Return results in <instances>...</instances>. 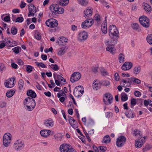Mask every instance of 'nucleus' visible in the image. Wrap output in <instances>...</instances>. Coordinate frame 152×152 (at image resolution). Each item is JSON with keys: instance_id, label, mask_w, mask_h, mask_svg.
I'll list each match as a JSON object with an SVG mask.
<instances>
[{"instance_id": "obj_27", "label": "nucleus", "mask_w": 152, "mask_h": 152, "mask_svg": "<svg viewBox=\"0 0 152 152\" xmlns=\"http://www.w3.org/2000/svg\"><path fill=\"white\" fill-rule=\"evenodd\" d=\"M105 20L106 21V22L105 23H103L102 24L101 26V29L102 33L104 34H106L107 32V28L106 24V19H105Z\"/></svg>"}, {"instance_id": "obj_11", "label": "nucleus", "mask_w": 152, "mask_h": 152, "mask_svg": "<svg viewBox=\"0 0 152 152\" xmlns=\"http://www.w3.org/2000/svg\"><path fill=\"white\" fill-rule=\"evenodd\" d=\"M81 76V74L79 72H74L70 77L71 82L73 83L78 80L80 79Z\"/></svg>"}, {"instance_id": "obj_40", "label": "nucleus", "mask_w": 152, "mask_h": 152, "mask_svg": "<svg viewBox=\"0 0 152 152\" xmlns=\"http://www.w3.org/2000/svg\"><path fill=\"white\" fill-rule=\"evenodd\" d=\"M21 49L20 47H16L14 48H13L12 49V50L13 52H14L15 54H18L21 51Z\"/></svg>"}, {"instance_id": "obj_57", "label": "nucleus", "mask_w": 152, "mask_h": 152, "mask_svg": "<svg viewBox=\"0 0 152 152\" xmlns=\"http://www.w3.org/2000/svg\"><path fill=\"white\" fill-rule=\"evenodd\" d=\"M33 68L32 66L30 65H27L26 66V70L28 72L30 73L32 72Z\"/></svg>"}, {"instance_id": "obj_7", "label": "nucleus", "mask_w": 152, "mask_h": 152, "mask_svg": "<svg viewBox=\"0 0 152 152\" xmlns=\"http://www.w3.org/2000/svg\"><path fill=\"white\" fill-rule=\"evenodd\" d=\"M45 24L48 27L55 28L58 26V21L55 19L50 18L46 21Z\"/></svg>"}, {"instance_id": "obj_47", "label": "nucleus", "mask_w": 152, "mask_h": 152, "mask_svg": "<svg viewBox=\"0 0 152 152\" xmlns=\"http://www.w3.org/2000/svg\"><path fill=\"white\" fill-rule=\"evenodd\" d=\"M11 31L13 35H15L17 33V29L15 26L12 27L11 29Z\"/></svg>"}, {"instance_id": "obj_6", "label": "nucleus", "mask_w": 152, "mask_h": 152, "mask_svg": "<svg viewBox=\"0 0 152 152\" xmlns=\"http://www.w3.org/2000/svg\"><path fill=\"white\" fill-rule=\"evenodd\" d=\"M139 20L141 24L145 28H148L149 26V20L145 16H142L140 17Z\"/></svg>"}, {"instance_id": "obj_46", "label": "nucleus", "mask_w": 152, "mask_h": 152, "mask_svg": "<svg viewBox=\"0 0 152 152\" xmlns=\"http://www.w3.org/2000/svg\"><path fill=\"white\" fill-rule=\"evenodd\" d=\"M98 148L100 152H104L107 150V147L105 146H99Z\"/></svg>"}, {"instance_id": "obj_8", "label": "nucleus", "mask_w": 152, "mask_h": 152, "mask_svg": "<svg viewBox=\"0 0 152 152\" xmlns=\"http://www.w3.org/2000/svg\"><path fill=\"white\" fill-rule=\"evenodd\" d=\"M94 23V20L88 19L86 20L81 24V27L84 29L88 28L91 27Z\"/></svg>"}, {"instance_id": "obj_1", "label": "nucleus", "mask_w": 152, "mask_h": 152, "mask_svg": "<svg viewBox=\"0 0 152 152\" xmlns=\"http://www.w3.org/2000/svg\"><path fill=\"white\" fill-rule=\"evenodd\" d=\"M25 108L28 111H32L36 105L35 101L34 99L27 97L23 101Z\"/></svg>"}, {"instance_id": "obj_24", "label": "nucleus", "mask_w": 152, "mask_h": 152, "mask_svg": "<svg viewBox=\"0 0 152 152\" xmlns=\"http://www.w3.org/2000/svg\"><path fill=\"white\" fill-rule=\"evenodd\" d=\"M67 48L64 46H63L61 48H59L58 50V54L59 56L63 55L66 51Z\"/></svg>"}, {"instance_id": "obj_58", "label": "nucleus", "mask_w": 152, "mask_h": 152, "mask_svg": "<svg viewBox=\"0 0 152 152\" xmlns=\"http://www.w3.org/2000/svg\"><path fill=\"white\" fill-rule=\"evenodd\" d=\"M4 40L6 42L8 46H11V44H10L11 43V41L9 38H6L4 39Z\"/></svg>"}, {"instance_id": "obj_44", "label": "nucleus", "mask_w": 152, "mask_h": 152, "mask_svg": "<svg viewBox=\"0 0 152 152\" xmlns=\"http://www.w3.org/2000/svg\"><path fill=\"white\" fill-rule=\"evenodd\" d=\"M100 82L101 85L105 86H109L110 84V82L107 80H104Z\"/></svg>"}, {"instance_id": "obj_43", "label": "nucleus", "mask_w": 152, "mask_h": 152, "mask_svg": "<svg viewBox=\"0 0 152 152\" xmlns=\"http://www.w3.org/2000/svg\"><path fill=\"white\" fill-rule=\"evenodd\" d=\"M72 124H70L74 128H77L78 127V124L77 121L74 119L72 121Z\"/></svg>"}, {"instance_id": "obj_28", "label": "nucleus", "mask_w": 152, "mask_h": 152, "mask_svg": "<svg viewBox=\"0 0 152 152\" xmlns=\"http://www.w3.org/2000/svg\"><path fill=\"white\" fill-rule=\"evenodd\" d=\"M63 137V135L62 134L60 133H57L54 135L55 139L58 141H61Z\"/></svg>"}, {"instance_id": "obj_19", "label": "nucleus", "mask_w": 152, "mask_h": 152, "mask_svg": "<svg viewBox=\"0 0 152 152\" xmlns=\"http://www.w3.org/2000/svg\"><path fill=\"white\" fill-rule=\"evenodd\" d=\"M88 37L87 33L85 31L80 32L78 34V38L80 40H84L87 39Z\"/></svg>"}, {"instance_id": "obj_45", "label": "nucleus", "mask_w": 152, "mask_h": 152, "mask_svg": "<svg viewBox=\"0 0 152 152\" xmlns=\"http://www.w3.org/2000/svg\"><path fill=\"white\" fill-rule=\"evenodd\" d=\"M131 79L132 82H133L138 84H139L141 83V80L137 78L133 77L131 78Z\"/></svg>"}, {"instance_id": "obj_41", "label": "nucleus", "mask_w": 152, "mask_h": 152, "mask_svg": "<svg viewBox=\"0 0 152 152\" xmlns=\"http://www.w3.org/2000/svg\"><path fill=\"white\" fill-rule=\"evenodd\" d=\"M15 91L14 90H11L10 91H8L6 93V96L8 97H12L14 94Z\"/></svg>"}, {"instance_id": "obj_10", "label": "nucleus", "mask_w": 152, "mask_h": 152, "mask_svg": "<svg viewBox=\"0 0 152 152\" xmlns=\"http://www.w3.org/2000/svg\"><path fill=\"white\" fill-rule=\"evenodd\" d=\"M14 147L16 151L22 149L24 147V143L20 140H16L14 144Z\"/></svg>"}, {"instance_id": "obj_17", "label": "nucleus", "mask_w": 152, "mask_h": 152, "mask_svg": "<svg viewBox=\"0 0 152 152\" xmlns=\"http://www.w3.org/2000/svg\"><path fill=\"white\" fill-rule=\"evenodd\" d=\"M133 66V64L130 62H125L121 66V69L124 70L130 69Z\"/></svg>"}, {"instance_id": "obj_13", "label": "nucleus", "mask_w": 152, "mask_h": 152, "mask_svg": "<svg viewBox=\"0 0 152 152\" xmlns=\"http://www.w3.org/2000/svg\"><path fill=\"white\" fill-rule=\"evenodd\" d=\"M15 80L14 77L7 79L4 82L5 86L8 88L13 87L14 86V81Z\"/></svg>"}, {"instance_id": "obj_52", "label": "nucleus", "mask_w": 152, "mask_h": 152, "mask_svg": "<svg viewBox=\"0 0 152 152\" xmlns=\"http://www.w3.org/2000/svg\"><path fill=\"white\" fill-rule=\"evenodd\" d=\"M132 27L134 30H137L139 28V25L137 23H134L132 24Z\"/></svg>"}, {"instance_id": "obj_4", "label": "nucleus", "mask_w": 152, "mask_h": 152, "mask_svg": "<svg viewBox=\"0 0 152 152\" xmlns=\"http://www.w3.org/2000/svg\"><path fill=\"white\" fill-rule=\"evenodd\" d=\"M12 135L9 133H6L3 137V143L4 145L6 147H8L11 143L12 141Z\"/></svg>"}, {"instance_id": "obj_54", "label": "nucleus", "mask_w": 152, "mask_h": 152, "mask_svg": "<svg viewBox=\"0 0 152 152\" xmlns=\"http://www.w3.org/2000/svg\"><path fill=\"white\" fill-rule=\"evenodd\" d=\"M56 74H53L54 78L55 79V81L56 84L58 86H60V84L61 83L58 80L56 79Z\"/></svg>"}, {"instance_id": "obj_14", "label": "nucleus", "mask_w": 152, "mask_h": 152, "mask_svg": "<svg viewBox=\"0 0 152 152\" xmlns=\"http://www.w3.org/2000/svg\"><path fill=\"white\" fill-rule=\"evenodd\" d=\"M29 13L28 14V17L34 16L36 12V8L33 4H31L28 5Z\"/></svg>"}, {"instance_id": "obj_42", "label": "nucleus", "mask_w": 152, "mask_h": 152, "mask_svg": "<svg viewBox=\"0 0 152 152\" xmlns=\"http://www.w3.org/2000/svg\"><path fill=\"white\" fill-rule=\"evenodd\" d=\"M147 40L150 45H152V34H148L147 37Z\"/></svg>"}, {"instance_id": "obj_35", "label": "nucleus", "mask_w": 152, "mask_h": 152, "mask_svg": "<svg viewBox=\"0 0 152 152\" xmlns=\"http://www.w3.org/2000/svg\"><path fill=\"white\" fill-rule=\"evenodd\" d=\"M57 78L61 83V84H64L66 83V80L63 77L59 75H57Z\"/></svg>"}, {"instance_id": "obj_26", "label": "nucleus", "mask_w": 152, "mask_h": 152, "mask_svg": "<svg viewBox=\"0 0 152 152\" xmlns=\"http://www.w3.org/2000/svg\"><path fill=\"white\" fill-rule=\"evenodd\" d=\"M141 70V67L140 66H137L134 67L133 68V72L134 74L137 75L140 73Z\"/></svg>"}, {"instance_id": "obj_2", "label": "nucleus", "mask_w": 152, "mask_h": 152, "mask_svg": "<svg viewBox=\"0 0 152 152\" xmlns=\"http://www.w3.org/2000/svg\"><path fill=\"white\" fill-rule=\"evenodd\" d=\"M109 35L113 41L116 40L119 37V33L116 27L113 25H111L109 28Z\"/></svg>"}, {"instance_id": "obj_32", "label": "nucleus", "mask_w": 152, "mask_h": 152, "mask_svg": "<svg viewBox=\"0 0 152 152\" xmlns=\"http://www.w3.org/2000/svg\"><path fill=\"white\" fill-rule=\"evenodd\" d=\"M59 4L62 6H66L69 3V0H58Z\"/></svg>"}, {"instance_id": "obj_62", "label": "nucleus", "mask_w": 152, "mask_h": 152, "mask_svg": "<svg viewBox=\"0 0 152 152\" xmlns=\"http://www.w3.org/2000/svg\"><path fill=\"white\" fill-rule=\"evenodd\" d=\"M134 94L137 97H139L141 95L140 92L139 91H136L134 93Z\"/></svg>"}, {"instance_id": "obj_63", "label": "nucleus", "mask_w": 152, "mask_h": 152, "mask_svg": "<svg viewBox=\"0 0 152 152\" xmlns=\"http://www.w3.org/2000/svg\"><path fill=\"white\" fill-rule=\"evenodd\" d=\"M95 20L99 22L100 20V16L98 14L95 15Z\"/></svg>"}, {"instance_id": "obj_48", "label": "nucleus", "mask_w": 152, "mask_h": 152, "mask_svg": "<svg viewBox=\"0 0 152 152\" xmlns=\"http://www.w3.org/2000/svg\"><path fill=\"white\" fill-rule=\"evenodd\" d=\"M51 67L54 70L57 71L58 70L59 68L58 66L56 64L51 65Z\"/></svg>"}, {"instance_id": "obj_3", "label": "nucleus", "mask_w": 152, "mask_h": 152, "mask_svg": "<svg viewBox=\"0 0 152 152\" xmlns=\"http://www.w3.org/2000/svg\"><path fill=\"white\" fill-rule=\"evenodd\" d=\"M113 42L112 41H111L110 42L108 40H106L104 41L105 45L107 46L106 48V50L110 52L112 54H114L115 52V49L114 46L115 44H113L112 43Z\"/></svg>"}, {"instance_id": "obj_60", "label": "nucleus", "mask_w": 152, "mask_h": 152, "mask_svg": "<svg viewBox=\"0 0 152 152\" xmlns=\"http://www.w3.org/2000/svg\"><path fill=\"white\" fill-rule=\"evenodd\" d=\"M7 105L6 102H3L0 103V108H3L5 107Z\"/></svg>"}, {"instance_id": "obj_16", "label": "nucleus", "mask_w": 152, "mask_h": 152, "mask_svg": "<svg viewBox=\"0 0 152 152\" xmlns=\"http://www.w3.org/2000/svg\"><path fill=\"white\" fill-rule=\"evenodd\" d=\"M40 133L42 136L46 137L49 135L53 134L54 132L49 130L44 129L41 130Z\"/></svg>"}, {"instance_id": "obj_64", "label": "nucleus", "mask_w": 152, "mask_h": 152, "mask_svg": "<svg viewBox=\"0 0 152 152\" xmlns=\"http://www.w3.org/2000/svg\"><path fill=\"white\" fill-rule=\"evenodd\" d=\"M115 80L116 81H118L120 79V77L118 73H115L114 75Z\"/></svg>"}, {"instance_id": "obj_49", "label": "nucleus", "mask_w": 152, "mask_h": 152, "mask_svg": "<svg viewBox=\"0 0 152 152\" xmlns=\"http://www.w3.org/2000/svg\"><path fill=\"white\" fill-rule=\"evenodd\" d=\"M37 65L38 67H40L42 68H44L46 67V66L42 62H35Z\"/></svg>"}, {"instance_id": "obj_30", "label": "nucleus", "mask_w": 152, "mask_h": 152, "mask_svg": "<svg viewBox=\"0 0 152 152\" xmlns=\"http://www.w3.org/2000/svg\"><path fill=\"white\" fill-rule=\"evenodd\" d=\"M101 85L100 82L98 83L96 81H95L93 83V89L96 90H98L100 88Z\"/></svg>"}, {"instance_id": "obj_12", "label": "nucleus", "mask_w": 152, "mask_h": 152, "mask_svg": "<svg viewBox=\"0 0 152 152\" xmlns=\"http://www.w3.org/2000/svg\"><path fill=\"white\" fill-rule=\"evenodd\" d=\"M126 141V138L124 136H120L117 139L116 144L118 147H121L124 145Z\"/></svg>"}, {"instance_id": "obj_53", "label": "nucleus", "mask_w": 152, "mask_h": 152, "mask_svg": "<svg viewBox=\"0 0 152 152\" xmlns=\"http://www.w3.org/2000/svg\"><path fill=\"white\" fill-rule=\"evenodd\" d=\"M151 148V145L150 144H147L145 147L143 148V150L144 151H146L150 150Z\"/></svg>"}, {"instance_id": "obj_61", "label": "nucleus", "mask_w": 152, "mask_h": 152, "mask_svg": "<svg viewBox=\"0 0 152 152\" xmlns=\"http://www.w3.org/2000/svg\"><path fill=\"white\" fill-rule=\"evenodd\" d=\"M5 66L4 64H0V72L5 70Z\"/></svg>"}, {"instance_id": "obj_9", "label": "nucleus", "mask_w": 152, "mask_h": 152, "mask_svg": "<svg viewBox=\"0 0 152 152\" xmlns=\"http://www.w3.org/2000/svg\"><path fill=\"white\" fill-rule=\"evenodd\" d=\"M113 99V96L109 93L105 94L103 97L104 102L106 105L110 104L112 103Z\"/></svg>"}, {"instance_id": "obj_5", "label": "nucleus", "mask_w": 152, "mask_h": 152, "mask_svg": "<svg viewBox=\"0 0 152 152\" xmlns=\"http://www.w3.org/2000/svg\"><path fill=\"white\" fill-rule=\"evenodd\" d=\"M83 93V88L80 86H76L74 89L73 91V94L75 96L77 97H80Z\"/></svg>"}, {"instance_id": "obj_29", "label": "nucleus", "mask_w": 152, "mask_h": 152, "mask_svg": "<svg viewBox=\"0 0 152 152\" xmlns=\"http://www.w3.org/2000/svg\"><path fill=\"white\" fill-rule=\"evenodd\" d=\"M27 95L28 96L31 97L33 99L36 97V94L34 91L32 90H30L28 91L27 92Z\"/></svg>"}, {"instance_id": "obj_39", "label": "nucleus", "mask_w": 152, "mask_h": 152, "mask_svg": "<svg viewBox=\"0 0 152 152\" xmlns=\"http://www.w3.org/2000/svg\"><path fill=\"white\" fill-rule=\"evenodd\" d=\"M110 139L109 135H106L104 136L102 142L107 143L110 142Z\"/></svg>"}, {"instance_id": "obj_18", "label": "nucleus", "mask_w": 152, "mask_h": 152, "mask_svg": "<svg viewBox=\"0 0 152 152\" xmlns=\"http://www.w3.org/2000/svg\"><path fill=\"white\" fill-rule=\"evenodd\" d=\"M69 145L64 143L60 146L59 150L61 152H69Z\"/></svg>"}, {"instance_id": "obj_56", "label": "nucleus", "mask_w": 152, "mask_h": 152, "mask_svg": "<svg viewBox=\"0 0 152 152\" xmlns=\"http://www.w3.org/2000/svg\"><path fill=\"white\" fill-rule=\"evenodd\" d=\"M35 37L38 40L40 39H41V36L39 32H37L35 33L34 35Z\"/></svg>"}, {"instance_id": "obj_22", "label": "nucleus", "mask_w": 152, "mask_h": 152, "mask_svg": "<svg viewBox=\"0 0 152 152\" xmlns=\"http://www.w3.org/2000/svg\"><path fill=\"white\" fill-rule=\"evenodd\" d=\"M93 10V9L92 7H88L84 11V14L87 17L91 16L92 15Z\"/></svg>"}, {"instance_id": "obj_55", "label": "nucleus", "mask_w": 152, "mask_h": 152, "mask_svg": "<svg viewBox=\"0 0 152 152\" xmlns=\"http://www.w3.org/2000/svg\"><path fill=\"white\" fill-rule=\"evenodd\" d=\"M23 20V17H17L15 20V22L21 23Z\"/></svg>"}, {"instance_id": "obj_31", "label": "nucleus", "mask_w": 152, "mask_h": 152, "mask_svg": "<svg viewBox=\"0 0 152 152\" xmlns=\"http://www.w3.org/2000/svg\"><path fill=\"white\" fill-rule=\"evenodd\" d=\"M143 4L144 9L145 10L149 12H151V8L150 5L146 3H144Z\"/></svg>"}, {"instance_id": "obj_21", "label": "nucleus", "mask_w": 152, "mask_h": 152, "mask_svg": "<svg viewBox=\"0 0 152 152\" xmlns=\"http://www.w3.org/2000/svg\"><path fill=\"white\" fill-rule=\"evenodd\" d=\"M44 125L47 128H50L54 125V121L51 118L46 119L44 122Z\"/></svg>"}, {"instance_id": "obj_59", "label": "nucleus", "mask_w": 152, "mask_h": 152, "mask_svg": "<svg viewBox=\"0 0 152 152\" xmlns=\"http://www.w3.org/2000/svg\"><path fill=\"white\" fill-rule=\"evenodd\" d=\"M101 72L102 75L103 76L108 75L107 72L105 70L102 69L101 70Z\"/></svg>"}, {"instance_id": "obj_37", "label": "nucleus", "mask_w": 152, "mask_h": 152, "mask_svg": "<svg viewBox=\"0 0 152 152\" xmlns=\"http://www.w3.org/2000/svg\"><path fill=\"white\" fill-rule=\"evenodd\" d=\"M121 99L122 101L124 102L128 99V96L125 93H122L121 94Z\"/></svg>"}, {"instance_id": "obj_36", "label": "nucleus", "mask_w": 152, "mask_h": 152, "mask_svg": "<svg viewBox=\"0 0 152 152\" xmlns=\"http://www.w3.org/2000/svg\"><path fill=\"white\" fill-rule=\"evenodd\" d=\"M24 85V81L22 79H20L18 81V88L19 90H22L23 88Z\"/></svg>"}, {"instance_id": "obj_33", "label": "nucleus", "mask_w": 152, "mask_h": 152, "mask_svg": "<svg viewBox=\"0 0 152 152\" xmlns=\"http://www.w3.org/2000/svg\"><path fill=\"white\" fill-rule=\"evenodd\" d=\"M79 4L83 6H87L88 3V0H77Z\"/></svg>"}, {"instance_id": "obj_51", "label": "nucleus", "mask_w": 152, "mask_h": 152, "mask_svg": "<svg viewBox=\"0 0 152 152\" xmlns=\"http://www.w3.org/2000/svg\"><path fill=\"white\" fill-rule=\"evenodd\" d=\"M57 13L61 14L64 13V9L62 7H59L58 6V9Z\"/></svg>"}, {"instance_id": "obj_15", "label": "nucleus", "mask_w": 152, "mask_h": 152, "mask_svg": "<svg viewBox=\"0 0 152 152\" xmlns=\"http://www.w3.org/2000/svg\"><path fill=\"white\" fill-rule=\"evenodd\" d=\"M131 83V78H127L122 80L121 82V85L123 87L126 88L130 86Z\"/></svg>"}, {"instance_id": "obj_25", "label": "nucleus", "mask_w": 152, "mask_h": 152, "mask_svg": "<svg viewBox=\"0 0 152 152\" xmlns=\"http://www.w3.org/2000/svg\"><path fill=\"white\" fill-rule=\"evenodd\" d=\"M58 5L57 4H53L50 5V10L54 14L57 13L58 9Z\"/></svg>"}, {"instance_id": "obj_20", "label": "nucleus", "mask_w": 152, "mask_h": 152, "mask_svg": "<svg viewBox=\"0 0 152 152\" xmlns=\"http://www.w3.org/2000/svg\"><path fill=\"white\" fill-rule=\"evenodd\" d=\"M142 137H141L142 138ZM143 139L141 138H139L137 141L135 142V145L136 147L139 148H140L144 143V140H145V137H143Z\"/></svg>"}, {"instance_id": "obj_50", "label": "nucleus", "mask_w": 152, "mask_h": 152, "mask_svg": "<svg viewBox=\"0 0 152 152\" xmlns=\"http://www.w3.org/2000/svg\"><path fill=\"white\" fill-rule=\"evenodd\" d=\"M131 107H132V106L133 107L136 104V99H135L133 98L131 99Z\"/></svg>"}, {"instance_id": "obj_23", "label": "nucleus", "mask_w": 152, "mask_h": 152, "mask_svg": "<svg viewBox=\"0 0 152 152\" xmlns=\"http://www.w3.org/2000/svg\"><path fill=\"white\" fill-rule=\"evenodd\" d=\"M67 40L68 39L66 38L61 37H60V39L56 41V42L58 43L60 45H64L67 42Z\"/></svg>"}, {"instance_id": "obj_34", "label": "nucleus", "mask_w": 152, "mask_h": 152, "mask_svg": "<svg viewBox=\"0 0 152 152\" xmlns=\"http://www.w3.org/2000/svg\"><path fill=\"white\" fill-rule=\"evenodd\" d=\"M118 60L121 63H124V61L125 56L123 53H120L118 55Z\"/></svg>"}, {"instance_id": "obj_38", "label": "nucleus", "mask_w": 152, "mask_h": 152, "mask_svg": "<svg viewBox=\"0 0 152 152\" xmlns=\"http://www.w3.org/2000/svg\"><path fill=\"white\" fill-rule=\"evenodd\" d=\"M126 115L127 117L130 118H133L134 115L132 111L131 110H129L127 113L126 112Z\"/></svg>"}]
</instances>
